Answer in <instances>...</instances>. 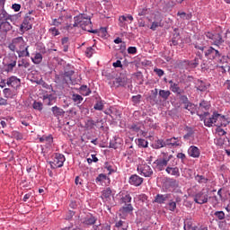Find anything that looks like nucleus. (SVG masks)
<instances>
[{"label": "nucleus", "mask_w": 230, "mask_h": 230, "mask_svg": "<svg viewBox=\"0 0 230 230\" xmlns=\"http://www.w3.org/2000/svg\"><path fill=\"white\" fill-rule=\"evenodd\" d=\"M201 119L204 121L205 127H224L226 125V116L219 114L218 112L215 111L213 115L209 118V112H204L203 115H199Z\"/></svg>", "instance_id": "nucleus-1"}, {"label": "nucleus", "mask_w": 230, "mask_h": 230, "mask_svg": "<svg viewBox=\"0 0 230 230\" xmlns=\"http://www.w3.org/2000/svg\"><path fill=\"white\" fill-rule=\"evenodd\" d=\"M74 24L73 28H82L84 31H88L89 33H98V31L93 30V22H91V18L86 16L85 14H78L74 17Z\"/></svg>", "instance_id": "nucleus-2"}, {"label": "nucleus", "mask_w": 230, "mask_h": 230, "mask_svg": "<svg viewBox=\"0 0 230 230\" xmlns=\"http://www.w3.org/2000/svg\"><path fill=\"white\" fill-rule=\"evenodd\" d=\"M13 44L19 49L17 51L19 57H30V52L28 51V46L26 47V43L24 42V39L22 37H17L13 40Z\"/></svg>", "instance_id": "nucleus-3"}, {"label": "nucleus", "mask_w": 230, "mask_h": 230, "mask_svg": "<svg viewBox=\"0 0 230 230\" xmlns=\"http://www.w3.org/2000/svg\"><path fill=\"white\" fill-rule=\"evenodd\" d=\"M163 158L156 159L154 162V168L155 170H157L158 172H163L165 167L168 166V163L170 162V159L173 157L172 155H168V153H162Z\"/></svg>", "instance_id": "nucleus-4"}, {"label": "nucleus", "mask_w": 230, "mask_h": 230, "mask_svg": "<svg viewBox=\"0 0 230 230\" xmlns=\"http://www.w3.org/2000/svg\"><path fill=\"white\" fill-rule=\"evenodd\" d=\"M64 163H66V156L62 154L56 153L53 161H50L49 164L53 170H57V168H62Z\"/></svg>", "instance_id": "nucleus-5"}, {"label": "nucleus", "mask_w": 230, "mask_h": 230, "mask_svg": "<svg viewBox=\"0 0 230 230\" xmlns=\"http://www.w3.org/2000/svg\"><path fill=\"white\" fill-rule=\"evenodd\" d=\"M205 57L208 58V60H219L220 62H222V59H220V57H222V55L213 47H209L205 51Z\"/></svg>", "instance_id": "nucleus-6"}, {"label": "nucleus", "mask_w": 230, "mask_h": 230, "mask_svg": "<svg viewBox=\"0 0 230 230\" xmlns=\"http://www.w3.org/2000/svg\"><path fill=\"white\" fill-rule=\"evenodd\" d=\"M137 172L144 177H152L154 175V170L147 164H141L137 166Z\"/></svg>", "instance_id": "nucleus-7"}, {"label": "nucleus", "mask_w": 230, "mask_h": 230, "mask_svg": "<svg viewBox=\"0 0 230 230\" xmlns=\"http://www.w3.org/2000/svg\"><path fill=\"white\" fill-rule=\"evenodd\" d=\"M208 191L204 190L196 193L194 196V202H196V204H200V205L208 204Z\"/></svg>", "instance_id": "nucleus-8"}, {"label": "nucleus", "mask_w": 230, "mask_h": 230, "mask_svg": "<svg viewBox=\"0 0 230 230\" xmlns=\"http://www.w3.org/2000/svg\"><path fill=\"white\" fill-rule=\"evenodd\" d=\"M128 21H129V24L132 23V22L134 21V17L132 16V14H127V15H121L119 17V26L120 28H127V26L128 25Z\"/></svg>", "instance_id": "nucleus-9"}, {"label": "nucleus", "mask_w": 230, "mask_h": 230, "mask_svg": "<svg viewBox=\"0 0 230 230\" xmlns=\"http://www.w3.org/2000/svg\"><path fill=\"white\" fill-rule=\"evenodd\" d=\"M32 26H33V18L30 16H25L21 25L22 31H28V30H31Z\"/></svg>", "instance_id": "nucleus-10"}, {"label": "nucleus", "mask_w": 230, "mask_h": 230, "mask_svg": "<svg viewBox=\"0 0 230 230\" xmlns=\"http://www.w3.org/2000/svg\"><path fill=\"white\" fill-rule=\"evenodd\" d=\"M170 84V91L172 93H174V94H177L178 96L181 94H184V90L181 89V86H179V83L173 82V80L169 81Z\"/></svg>", "instance_id": "nucleus-11"}, {"label": "nucleus", "mask_w": 230, "mask_h": 230, "mask_svg": "<svg viewBox=\"0 0 230 230\" xmlns=\"http://www.w3.org/2000/svg\"><path fill=\"white\" fill-rule=\"evenodd\" d=\"M6 84L9 87H13V89H18V87L21 85V79H19L15 75H13V76L7 78Z\"/></svg>", "instance_id": "nucleus-12"}, {"label": "nucleus", "mask_w": 230, "mask_h": 230, "mask_svg": "<svg viewBox=\"0 0 230 230\" xmlns=\"http://www.w3.org/2000/svg\"><path fill=\"white\" fill-rule=\"evenodd\" d=\"M172 199V194H157L155 197L154 202L156 204H164L166 200H170Z\"/></svg>", "instance_id": "nucleus-13"}, {"label": "nucleus", "mask_w": 230, "mask_h": 230, "mask_svg": "<svg viewBox=\"0 0 230 230\" xmlns=\"http://www.w3.org/2000/svg\"><path fill=\"white\" fill-rule=\"evenodd\" d=\"M188 154L190 157H192L193 159H199V157H200V149L195 146H190L188 149Z\"/></svg>", "instance_id": "nucleus-14"}, {"label": "nucleus", "mask_w": 230, "mask_h": 230, "mask_svg": "<svg viewBox=\"0 0 230 230\" xmlns=\"http://www.w3.org/2000/svg\"><path fill=\"white\" fill-rule=\"evenodd\" d=\"M128 182L132 186H141L143 184V178L139 177L137 174H133L129 177Z\"/></svg>", "instance_id": "nucleus-15"}, {"label": "nucleus", "mask_w": 230, "mask_h": 230, "mask_svg": "<svg viewBox=\"0 0 230 230\" xmlns=\"http://www.w3.org/2000/svg\"><path fill=\"white\" fill-rule=\"evenodd\" d=\"M181 142L180 137H171L165 139V146H181Z\"/></svg>", "instance_id": "nucleus-16"}, {"label": "nucleus", "mask_w": 230, "mask_h": 230, "mask_svg": "<svg viewBox=\"0 0 230 230\" xmlns=\"http://www.w3.org/2000/svg\"><path fill=\"white\" fill-rule=\"evenodd\" d=\"M57 102V97L53 94H45L43 96V103L46 105L51 106L54 105V103Z\"/></svg>", "instance_id": "nucleus-17"}, {"label": "nucleus", "mask_w": 230, "mask_h": 230, "mask_svg": "<svg viewBox=\"0 0 230 230\" xmlns=\"http://www.w3.org/2000/svg\"><path fill=\"white\" fill-rule=\"evenodd\" d=\"M166 173L168 175H172L173 177H181V172L179 171V167H172L168 165L165 169Z\"/></svg>", "instance_id": "nucleus-18"}, {"label": "nucleus", "mask_w": 230, "mask_h": 230, "mask_svg": "<svg viewBox=\"0 0 230 230\" xmlns=\"http://www.w3.org/2000/svg\"><path fill=\"white\" fill-rule=\"evenodd\" d=\"M113 87H125L127 85V78L117 77L112 81Z\"/></svg>", "instance_id": "nucleus-19"}, {"label": "nucleus", "mask_w": 230, "mask_h": 230, "mask_svg": "<svg viewBox=\"0 0 230 230\" xmlns=\"http://www.w3.org/2000/svg\"><path fill=\"white\" fill-rule=\"evenodd\" d=\"M40 143H44L47 148H49L53 145V136H42L40 137Z\"/></svg>", "instance_id": "nucleus-20"}, {"label": "nucleus", "mask_w": 230, "mask_h": 230, "mask_svg": "<svg viewBox=\"0 0 230 230\" xmlns=\"http://www.w3.org/2000/svg\"><path fill=\"white\" fill-rule=\"evenodd\" d=\"M13 18V16L8 14L4 8L0 9V22H4L6 21H10L12 22Z\"/></svg>", "instance_id": "nucleus-21"}, {"label": "nucleus", "mask_w": 230, "mask_h": 230, "mask_svg": "<svg viewBox=\"0 0 230 230\" xmlns=\"http://www.w3.org/2000/svg\"><path fill=\"white\" fill-rule=\"evenodd\" d=\"M181 197H176L174 201L172 199H170L167 204L169 211H175V209H177V203L181 202Z\"/></svg>", "instance_id": "nucleus-22"}, {"label": "nucleus", "mask_w": 230, "mask_h": 230, "mask_svg": "<svg viewBox=\"0 0 230 230\" xmlns=\"http://www.w3.org/2000/svg\"><path fill=\"white\" fill-rule=\"evenodd\" d=\"M51 111L52 114L56 117V118H60L62 116H64L66 114V111H64V109L59 108L58 106H54L51 108Z\"/></svg>", "instance_id": "nucleus-23"}, {"label": "nucleus", "mask_w": 230, "mask_h": 230, "mask_svg": "<svg viewBox=\"0 0 230 230\" xmlns=\"http://www.w3.org/2000/svg\"><path fill=\"white\" fill-rule=\"evenodd\" d=\"M0 30L3 31V33H8V31L12 30V24L10 23V21L0 22Z\"/></svg>", "instance_id": "nucleus-24"}, {"label": "nucleus", "mask_w": 230, "mask_h": 230, "mask_svg": "<svg viewBox=\"0 0 230 230\" xmlns=\"http://www.w3.org/2000/svg\"><path fill=\"white\" fill-rule=\"evenodd\" d=\"M107 181V184H111V178L107 177L105 174L101 173L98 175V177L95 179V182H105Z\"/></svg>", "instance_id": "nucleus-25"}, {"label": "nucleus", "mask_w": 230, "mask_h": 230, "mask_svg": "<svg viewBox=\"0 0 230 230\" xmlns=\"http://www.w3.org/2000/svg\"><path fill=\"white\" fill-rule=\"evenodd\" d=\"M213 42L216 46H218V44H223L224 39H222V34L216 33L214 34Z\"/></svg>", "instance_id": "nucleus-26"}, {"label": "nucleus", "mask_w": 230, "mask_h": 230, "mask_svg": "<svg viewBox=\"0 0 230 230\" xmlns=\"http://www.w3.org/2000/svg\"><path fill=\"white\" fill-rule=\"evenodd\" d=\"M171 94H172V92H170V90H160L159 91L160 98H163L164 101H165V102H166V100H168V98H170Z\"/></svg>", "instance_id": "nucleus-27"}, {"label": "nucleus", "mask_w": 230, "mask_h": 230, "mask_svg": "<svg viewBox=\"0 0 230 230\" xmlns=\"http://www.w3.org/2000/svg\"><path fill=\"white\" fill-rule=\"evenodd\" d=\"M79 91H80L82 96H89V94H91V93H92L91 88L87 87V85H82L79 88Z\"/></svg>", "instance_id": "nucleus-28"}, {"label": "nucleus", "mask_w": 230, "mask_h": 230, "mask_svg": "<svg viewBox=\"0 0 230 230\" xmlns=\"http://www.w3.org/2000/svg\"><path fill=\"white\" fill-rule=\"evenodd\" d=\"M164 146H166V140L164 141L163 139H158L155 142L153 147L159 150V148H164Z\"/></svg>", "instance_id": "nucleus-29"}, {"label": "nucleus", "mask_w": 230, "mask_h": 230, "mask_svg": "<svg viewBox=\"0 0 230 230\" xmlns=\"http://www.w3.org/2000/svg\"><path fill=\"white\" fill-rule=\"evenodd\" d=\"M115 227H118V229L121 230H127L128 229V223L119 220L115 224Z\"/></svg>", "instance_id": "nucleus-30"}, {"label": "nucleus", "mask_w": 230, "mask_h": 230, "mask_svg": "<svg viewBox=\"0 0 230 230\" xmlns=\"http://www.w3.org/2000/svg\"><path fill=\"white\" fill-rule=\"evenodd\" d=\"M196 182H199V184H207L208 183V178H205L204 175H195L194 177Z\"/></svg>", "instance_id": "nucleus-31"}, {"label": "nucleus", "mask_w": 230, "mask_h": 230, "mask_svg": "<svg viewBox=\"0 0 230 230\" xmlns=\"http://www.w3.org/2000/svg\"><path fill=\"white\" fill-rule=\"evenodd\" d=\"M177 15L182 19V21H190L192 17L191 13H186L185 12H178Z\"/></svg>", "instance_id": "nucleus-32"}, {"label": "nucleus", "mask_w": 230, "mask_h": 230, "mask_svg": "<svg viewBox=\"0 0 230 230\" xmlns=\"http://www.w3.org/2000/svg\"><path fill=\"white\" fill-rule=\"evenodd\" d=\"M72 100L74 103H76L78 105L79 103H82L84 102V97H82V95L78 93H74L72 95Z\"/></svg>", "instance_id": "nucleus-33"}, {"label": "nucleus", "mask_w": 230, "mask_h": 230, "mask_svg": "<svg viewBox=\"0 0 230 230\" xmlns=\"http://www.w3.org/2000/svg\"><path fill=\"white\" fill-rule=\"evenodd\" d=\"M184 230H197V226L193 225L191 220H188L184 224Z\"/></svg>", "instance_id": "nucleus-34"}, {"label": "nucleus", "mask_w": 230, "mask_h": 230, "mask_svg": "<svg viewBox=\"0 0 230 230\" xmlns=\"http://www.w3.org/2000/svg\"><path fill=\"white\" fill-rule=\"evenodd\" d=\"M132 202V197L130 194H126L120 199V204H130Z\"/></svg>", "instance_id": "nucleus-35"}, {"label": "nucleus", "mask_w": 230, "mask_h": 230, "mask_svg": "<svg viewBox=\"0 0 230 230\" xmlns=\"http://www.w3.org/2000/svg\"><path fill=\"white\" fill-rule=\"evenodd\" d=\"M180 40H181V36L179 35V33L174 34L172 40L170 41V46H178Z\"/></svg>", "instance_id": "nucleus-36"}, {"label": "nucleus", "mask_w": 230, "mask_h": 230, "mask_svg": "<svg viewBox=\"0 0 230 230\" xmlns=\"http://www.w3.org/2000/svg\"><path fill=\"white\" fill-rule=\"evenodd\" d=\"M84 224H85V226H94V224H96V218L93 216L86 217Z\"/></svg>", "instance_id": "nucleus-37"}, {"label": "nucleus", "mask_w": 230, "mask_h": 230, "mask_svg": "<svg viewBox=\"0 0 230 230\" xmlns=\"http://www.w3.org/2000/svg\"><path fill=\"white\" fill-rule=\"evenodd\" d=\"M31 61L33 64H40V62H42V54L36 53L34 58H31Z\"/></svg>", "instance_id": "nucleus-38"}, {"label": "nucleus", "mask_w": 230, "mask_h": 230, "mask_svg": "<svg viewBox=\"0 0 230 230\" xmlns=\"http://www.w3.org/2000/svg\"><path fill=\"white\" fill-rule=\"evenodd\" d=\"M112 195V190L111 188H107L106 190H102V199H111V196Z\"/></svg>", "instance_id": "nucleus-39"}, {"label": "nucleus", "mask_w": 230, "mask_h": 230, "mask_svg": "<svg viewBox=\"0 0 230 230\" xmlns=\"http://www.w3.org/2000/svg\"><path fill=\"white\" fill-rule=\"evenodd\" d=\"M187 133L183 136L185 139H190V137H193V135L195 134V131H193V128H186Z\"/></svg>", "instance_id": "nucleus-40"}, {"label": "nucleus", "mask_w": 230, "mask_h": 230, "mask_svg": "<svg viewBox=\"0 0 230 230\" xmlns=\"http://www.w3.org/2000/svg\"><path fill=\"white\" fill-rule=\"evenodd\" d=\"M183 109H185L186 111H189V112H190V114H193V111H195V104H193L190 102L183 106Z\"/></svg>", "instance_id": "nucleus-41"}, {"label": "nucleus", "mask_w": 230, "mask_h": 230, "mask_svg": "<svg viewBox=\"0 0 230 230\" xmlns=\"http://www.w3.org/2000/svg\"><path fill=\"white\" fill-rule=\"evenodd\" d=\"M17 66V57H13L11 63L7 64V68L12 71Z\"/></svg>", "instance_id": "nucleus-42"}, {"label": "nucleus", "mask_w": 230, "mask_h": 230, "mask_svg": "<svg viewBox=\"0 0 230 230\" xmlns=\"http://www.w3.org/2000/svg\"><path fill=\"white\" fill-rule=\"evenodd\" d=\"M85 56L88 58H91V57H93V55H94V53H96V50H94V49H93V47H89L85 49Z\"/></svg>", "instance_id": "nucleus-43"}, {"label": "nucleus", "mask_w": 230, "mask_h": 230, "mask_svg": "<svg viewBox=\"0 0 230 230\" xmlns=\"http://www.w3.org/2000/svg\"><path fill=\"white\" fill-rule=\"evenodd\" d=\"M62 22H64V16H60L58 19H54L52 21L51 25L52 26H60V24H62Z\"/></svg>", "instance_id": "nucleus-44"}, {"label": "nucleus", "mask_w": 230, "mask_h": 230, "mask_svg": "<svg viewBox=\"0 0 230 230\" xmlns=\"http://www.w3.org/2000/svg\"><path fill=\"white\" fill-rule=\"evenodd\" d=\"M214 217L218 218V220H224V218H226V213H224V211H216Z\"/></svg>", "instance_id": "nucleus-45"}, {"label": "nucleus", "mask_w": 230, "mask_h": 230, "mask_svg": "<svg viewBox=\"0 0 230 230\" xmlns=\"http://www.w3.org/2000/svg\"><path fill=\"white\" fill-rule=\"evenodd\" d=\"M18 67H24L25 69H28V67H30V62H28L26 59H22L18 63Z\"/></svg>", "instance_id": "nucleus-46"}, {"label": "nucleus", "mask_w": 230, "mask_h": 230, "mask_svg": "<svg viewBox=\"0 0 230 230\" xmlns=\"http://www.w3.org/2000/svg\"><path fill=\"white\" fill-rule=\"evenodd\" d=\"M32 107H33V109H34L35 111H42V109H43V104H42V102H40L35 101V102H33V104H32Z\"/></svg>", "instance_id": "nucleus-47"}, {"label": "nucleus", "mask_w": 230, "mask_h": 230, "mask_svg": "<svg viewBox=\"0 0 230 230\" xmlns=\"http://www.w3.org/2000/svg\"><path fill=\"white\" fill-rule=\"evenodd\" d=\"M138 146L140 148H146L148 146V141L143 138L138 139Z\"/></svg>", "instance_id": "nucleus-48"}, {"label": "nucleus", "mask_w": 230, "mask_h": 230, "mask_svg": "<svg viewBox=\"0 0 230 230\" xmlns=\"http://www.w3.org/2000/svg\"><path fill=\"white\" fill-rule=\"evenodd\" d=\"M93 109L95 111H103V102L97 101L96 103L93 106Z\"/></svg>", "instance_id": "nucleus-49"}, {"label": "nucleus", "mask_w": 230, "mask_h": 230, "mask_svg": "<svg viewBox=\"0 0 230 230\" xmlns=\"http://www.w3.org/2000/svg\"><path fill=\"white\" fill-rule=\"evenodd\" d=\"M180 102L181 103H182L183 106L187 105V103H190L188 96L182 94H180Z\"/></svg>", "instance_id": "nucleus-50"}, {"label": "nucleus", "mask_w": 230, "mask_h": 230, "mask_svg": "<svg viewBox=\"0 0 230 230\" xmlns=\"http://www.w3.org/2000/svg\"><path fill=\"white\" fill-rule=\"evenodd\" d=\"M148 10L149 9L146 8V7H143V8L138 9V15L140 17H143L145 15H148Z\"/></svg>", "instance_id": "nucleus-51"}, {"label": "nucleus", "mask_w": 230, "mask_h": 230, "mask_svg": "<svg viewBox=\"0 0 230 230\" xmlns=\"http://www.w3.org/2000/svg\"><path fill=\"white\" fill-rule=\"evenodd\" d=\"M96 125V123L94 122V120L93 119H88L85 123V127L86 128H88L89 130H91V128H94V126Z\"/></svg>", "instance_id": "nucleus-52"}, {"label": "nucleus", "mask_w": 230, "mask_h": 230, "mask_svg": "<svg viewBox=\"0 0 230 230\" xmlns=\"http://www.w3.org/2000/svg\"><path fill=\"white\" fill-rule=\"evenodd\" d=\"M218 72L219 73H226V71H227V69H229V66H227V63H226L225 65H218Z\"/></svg>", "instance_id": "nucleus-53"}, {"label": "nucleus", "mask_w": 230, "mask_h": 230, "mask_svg": "<svg viewBox=\"0 0 230 230\" xmlns=\"http://www.w3.org/2000/svg\"><path fill=\"white\" fill-rule=\"evenodd\" d=\"M49 33L53 35V37H57V35H60V31H58V29L57 27H52L49 30Z\"/></svg>", "instance_id": "nucleus-54"}, {"label": "nucleus", "mask_w": 230, "mask_h": 230, "mask_svg": "<svg viewBox=\"0 0 230 230\" xmlns=\"http://www.w3.org/2000/svg\"><path fill=\"white\" fill-rule=\"evenodd\" d=\"M163 25H161V22H153L150 30H153V31H155L157 30V28L161 27Z\"/></svg>", "instance_id": "nucleus-55"}, {"label": "nucleus", "mask_w": 230, "mask_h": 230, "mask_svg": "<svg viewBox=\"0 0 230 230\" xmlns=\"http://www.w3.org/2000/svg\"><path fill=\"white\" fill-rule=\"evenodd\" d=\"M199 107L200 109H205V111H209V103H208L206 101H202L200 103H199Z\"/></svg>", "instance_id": "nucleus-56"}, {"label": "nucleus", "mask_w": 230, "mask_h": 230, "mask_svg": "<svg viewBox=\"0 0 230 230\" xmlns=\"http://www.w3.org/2000/svg\"><path fill=\"white\" fill-rule=\"evenodd\" d=\"M123 211L125 213H130V211H134V207H132V204H128L126 207H123Z\"/></svg>", "instance_id": "nucleus-57"}, {"label": "nucleus", "mask_w": 230, "mask_h": 230, "mask_svg": "<svg viewBox=\"0 0 230 230\" xmlns=\"http://www.w3.org/2000/svg\"><path fill=\"white\" fill-rule=\"evenodd\" d=\"M128 55H136L137 53V48L136 47H128Z\"/></svg>", "instance_id": "nucleus-58"}, {"label": "nucleus", "mask_w": 230, "mask_h": 230, "mask_svg": "<svg viewBox=\"0 0 230 230\" xmlns=\"http://www.w3.org/2000/svg\"><path fill=\"white\" fill-rule=\"evenodd\" d=\"M74 75H75L74 70H68V71L64 73V77L65 78H69V80H71V76H73Z\"/></svg>", "instance_id": "nucleus-59"}, {"label": "nucleus", "mask_w": 230, "mask_h": 230, "mask_svg": "<svg viewBox=\"0 0 230 230\" xmlns=\"http://www.w3.org/2000/svg\"><path fill=\"white\" fill-rule=\"evenodd\" d=\"M199 60L200 59L199 58H196L193 61H190L189 65L190 67H197V66L199 64Z\"/></svg>", "instance_id": "nucleus-60"}, {"label": "nucleus", "mask_w": 230, "mask_h": 230, "mask_svg": "<svg viewBox=\"0 0 230 230\" xmlns=\"http://www.w3.org/2000/svg\"><path fill=\"white\" fill-rule=\"evenodd\" d=\"M141 98H142L141 94L132 96L133 103H139V102H141Z\"/></svg>", "instance_id": "nucleus-61"}, {"label": "nucleus", "mask_w": 230, "mask_h": 230, "mask_svg": "<svg viewBox=\"0 0 230 230\" xmlns=\"http://www.w3.org/2000/svg\"><path fill=\"white\" fill-rule=\"evenodd\" d=\"M3 93L5 96V98H10V96H12V90H10V88H4L3 90Z\"/></svg>", "instance_id": "nucleus-62"}, {"label": "nucleus", "mask_w": 230, "mask_h": 230, "mask_svg": "<svg viewBox=\"0 0 230 230\" xmlns=\"http://www.w3.org/2000/svg\"><path fill=\"white\" fill-rule=\"evenodd\" d=\"M154 72L157 75V76H163L164 75V71L161 68H155Z\"/></svg>", "instance_id": "nucleus-63"}, {"label": "nucleus", "mask_w": 230, "mask_h": 230, "mask_svg": "<svg viewBox=\"0 0 230 230\" xmlns=\"http://www.w3.org/2000/svg\"><path fill=\"white\" fill-rule=\"evenodd\" d=\"M176 157L177 159H181V163H184V160L186 159V155H184V153H178Z\"/></svg>", "instance_id": "nucleus-64"}]
</instances>
